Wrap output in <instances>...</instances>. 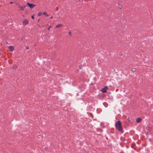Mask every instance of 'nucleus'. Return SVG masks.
Here are the masks:
<instances>
[{
  "instance_id": "11",
  "label": "nucleus",
  "mask_w": 153,
  "mask_h": 153,
  "mask_svg": "<svg viewBox=\"0 0 153 153\" xmlns=\"http://www.w3.org/2000/svg\"><path fill=\"white\" fill-rule=\"evenodd\" d=\"M118 7L120 9H121L122 8V6L120 4H118Z\"/></svg>"
},
{
  "instance_id": "22",
  "label": "nucleus",
  "mask_w": 153,
  "mask_h": 153,
  "mask_svg": "<svg viewBox=\"0 0 153 153\" xmlns=\"http://www.w3.org/2000/svg\"><path fill=\"white\" fill-rule=\"evenodd\" d=\"M39 26L40 27V25H39Z\"/></svg>"
},
{
  "instance_id": "17",
  "label": "nucleus",
  "mask_w": 153,
  "mask_h": 153,
  "mask_svg": "<svg viewBox=\"0 0 153 153\" xmlns=\"http://www.w3.org/2000/svg\"><path fill=\"white\" fill-rule=\"evenodd\" d=\"M69 35L71 36V32H69Z\"/></svg>"
},
{
  "instance_id": "9",
  "label": "nucleus",
  "mask_w": 153,
  "mask_h": 153,
  "mask_svg": "<svg viewBox=\"0 0 153 153\" xmlns=\"http://www.w3.org/2000/svg\"><path fill=\"white\" fill-rule=\"evenodd\" d=\"M136 68H133L132 69L131 71L133 72H135L136 71Z\"/></svg>"
},
{
  "instance_id": "15",
  "label": "nucleus",
  "mask_w": 153,
  "mask_h": 153,
  "mask_svg": "<svg viewBox=\"0 0 153 153\" xmlns=\"http://www.w3.org/2000/svg\"><path fill=\"white\" fill-rule=\"evenodd\" d=\"M31 18H32L33 19H34V17L33 16H31Z\"/></svg>"
},
{
  "instance_id": "10",
  "label": "nucleus",
  "mask_w": 153,
  "mask_h": 153,
  "mask_svg": "<svg viewBox=\"0 0 153 153\" xmlns=\"http://www.w3.org/2000/svg\"><path fill=\"white\" fill-rule=\"evenodd\" d=\"M43 14L44 15H45V16H46V17H47V16H49V15H48V14L46 13L45 12H44L43 13Z\"/></svg>"
},
{
  "instance_id": "20",
  "label": "nucleus",
  "mask_w": 153,
  "mask_h": 153,
  "mask_svg": "<svg viewBox=\"0 0 153 153\" xmlns=\"http://www.w3.org/2000/svg\"><path fill=\"white\" fill-rule=\"evenodd\" d=\"M52 18H53V17H52V16L51 17V18H50V19H52Z\"/></svg>"
},
{
  "instance_id": "18",
  "label": "nucleus",
  "mask_w": 153,
  "mask_h": 153,
  "mask_svg": "<svg viewBox=\"0 0 153 153\" xmlns=\"http://www.w3.org/2000/svg\"><path fill=\"white\" fill-rule=\"evenodd\" d=\"M26 6L25 5V6H23V7H24V8L25 9V7H26Z\"/></svg>"
},
{
  "instance_id": "14",
  "label": "nucleus",
  "mask_w": 153,
  "mask_h": 153,
  "mask_svg": "<svg viewBox=\"0 0 153 153\" xmlns=\"http://www.w3.org/2000/svg\"><path fill=\"white\" fill-rule=\"evenodd\" d=\"M51 27V26L50 25L47 28L48 30H49L50 29V28Z\"/></svg>"
},
{
  "instance_id": "8",
  "label": "nucleus",
  "mask_w": 153,
  "mask_h": 153,
  "mask_svg": "<svg viewBox=\"0 0 153 153\" xmlns=\"http://www.w3.org/2000/svg\"><path fill=\"white\" fill-rule=\"evenodd\" d=\"M19 6L20 7L21 10H24V8L23 7H21L20 5H19Z\"/></svg>"
},
{
  "instance_id": "16",
  "label": "nucleus",
  "mask_w": 153,
  "mask_h": 153,
  "mask_svg": "<svg viewBox=\"0 0 153 153\" xmlns=\"http://www.w3.org/2000/svg\"><path fill=\"white\" fill-rule=\"evenodd\" d=\"M29 48L28 46H27L26 47V49H29Z\"/></svg>"
},
{
  "instance_id": "4",
  "label": "nucleus",
  "mask_w": 153,
  "mask_h": 153,
  "mask_svg": "<svg viewBox=\"0 0 153 153\" xmlns=\"http://www.w3.org/2000/svg\"><path fill=\"white\" fill-rule=\"evenodd\" d=\"M108 88L107 86H105L104 88L102 89L101 91L103 93H105L106 92V90Z\"/></svg>"
},
{
  "instance_id": "23",
  "label": "nucleus",
  "mask_w": 153,
  "mask_h": 153,
  "mask_svg": "<svg viewBox=\"0 0 153 153\" xmlns=\"http://www.w3.org/2000/svg\"><path fill=\"white\" fill-rule=\"evenodd\" d=\"M39 19L38 20V21H39Z\"/></svg>"
},
{
  "instance_id": "1",
  "label": "nucleus",
  "mask_w": 153,
  "mask_h": 153,
  "mask_svg": "<svg viewBox=\"0 0 153 153\" xmlns=\"http://www.w3.org/2000/svg\"><path fill=\"white\" fill-rule=\"evenodd\" d=\"M115 127L116 129L120 132L123 131V128L121 125V122L119 121H117L115 123Z\"/></svg>"
},
{
  "instance_id": "12",
  "label": "nucleus",
  "mask_w": 153,
  "mask_h": 153,
  "mask_svg": "<svg viewBox=\"0 0 153 153\" xmlns=\"http://www.w3.org/2000/svg\"><path fill=\"white\" fill-rule=\"evenodd\" d=\"M17 68V66L16 65H15L13 66V68L14 69H16Z\"/></svg>"
},
{
  "instance_id": "5",
  "label": "nucleus",
  "mask_w": 153,
  "mask_h": 153,
  "mask_svg": "<svg viewBox=\"0 0 153 153\" xmlns=\"http://www.w3.org/2000/svg\"><path fill=\"white\" fill-rule=\"evenodd\" d=\"M9 48L10 50V51L11 52H12L14 49V47L13 46H10L9 47Z\"/></svg>"
},
{
  "instance_id": "21",
  "label": "nucleus",
  "mask_w": 153,
  "mask_h": 153,
  "mask_svg": "<svg viewBox=\"0 0 153 153\" xmlns=\"http://www.w3.org/2000/svg\"><path fill=\"white\" fill-rule=\"evenodd\" d=\"M39 26L40 27V25H39Z\"/></svg>"
},
{
  "instance_id": "7",
  "label": "nucleus",
  "mask_w": 153,
  "mask_h": 153,
  "mask_svg": "<svg viewBox=\"0 0 153 153\" xmlns=\"http://www.w3.org/2000/svg\"><path fill=\"white\" fill-rule=\"evenodd\" d=\"M141 120V118L140 117H138L137 119L136 120V122L137 123H138L140 122Z\"/></svg>"
},
{
  "instance_id": "6",
  "label": "nucleus",
  "mask_w": 153,
  "mask_h": 153,
  "mask_svg": "<svg viewBox=\"0 0 153 153\" xmlns=\"http://www.w3.org/2000/svg\"><path fill=\"white\" fill-rule=\"evenodd\" d=\"M62 26V24H59L57 25L56 26L55 28H58L59 27H61Z\"/></svg>"
},
{
  "instance_id": "2",
  "label": "nucleus",
  "mask_w": 153,
  "mask_h": 153,
  "mask_svg": "<svg viewBox=\"0 0 153 153\" xmlns=\"http://www.w3.org/2000/svg\"><path fill=\"white\" fill-rule=\"evenodd\" d=\"M29 21L28 19H25L22 21V24L24 25H26L29 24Z\"/></svg>"
},
{
  "instance_id": "13",
  "label": "nucleus",
  "mask_w": 153,
  "mask_h": 153,
  "mask_svg": "<svg viewBox=\"0 0 153 153\" xmlns=\"http://www.w3.org/2000/svg\"><path fill=\"white\" fill-rule=\"evenodd\" d=\"M42 12H39V13H38V16H41V15H42Z\"/></svg>"
},
{
  "instance_id": "3",
  "label": "nucleus",
  "mask_w": 153,
  "mask_h": 153,
  "mask_svg": "<svg viewBox=\"0 0 153 153\" xmlns=\"http://www.w3.org/2000/svg\"><path fill=\"white\" fill-rule=\"evenodd\" d=\"M27 5L31 9L33 8L35 6V5L34 4H32L30 3L29 2H27Z\"/></svg>"
},
{
  "instance_id": "19",
  "label": "nucleus",
  "mask_w": 153,
  "mask_h": 153,
  "mask_svg": "<svg viewBox=\"0 0 153 153\" xmlns=\"http://www.w3.org/2000/svg\"><path fill=\"white\" fill-rule=\"evenodd\" d=\"M10 3L11 4H13V2H10Z\"/></svg>"
}]
</instances>
